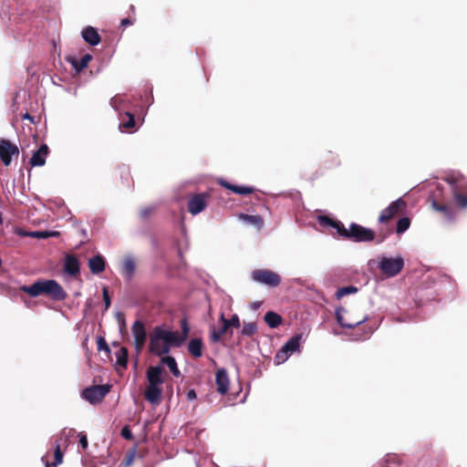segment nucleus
Instances as JSON below:
<instances>
[{
  "instance_id": "obj_45",
  "label": "nucleus",
  "mask_w": 467,
  "mask_h": 467,
  "mask_svg": "<svg viewBox=\"0 0 467 467\" xmlns=\"http://www.w3.org/2000/svg\"><path fill=\"white\" fill-rule=\"evenodd\" d=\"M187 399L189 400H193L196 399V392L193 390V389H190L188 392H187Z\"/></svg>"
},
{
  "instance_id": "obj_12",
  "label": "nucleus",
  "mask_w": 467,
  "mask_h": 467,
  "mask_svg": "<svg viewBox=\"0 0 467 467\" xmlns=\"http://www.w3.org/2000/svg\"><path fill=\"white\" fill-rule=\"evenodd\" d=\"M406 207V202L399 198L396 201L392 202L387 208H385L379 217V223H384L392 218L395 214H397L400 210Z\"/></svg>"
},
{
  "instance_id": "obj_5",
  "label": "nucleus",
  "mask_w": 467,
  "mask_h": 467,
  "mask_svg": "<svg viewBox=\"0 0 467 467\" xmlns=\"http://www.w3.org/2000/svg\"><path fill=\"white\" fill-rule=\"evenodd\" d=\"M252 278L254 282L263 284L271 287H276L281 283V277L278 274L267 270L260 269L252 272Z\"/></svg>"
},
{
  "instance_id": "obj_20",
  "label": "nucleus",
  "mask_w": 467,
  "mask_h": 467,
  "mask_svg": "<svg viewBox=\"0 0 467 467\" xmlns=\"http://www.w3.org/2000/svg\"><path fill=\"white\" fill-rule=\"evenodd\" d=\"M92 59L91 55L86 54L80 59H77L73 57H69L67 58V62L70 63L72 67L75 69L77 73H79L84 68H86L88 65V62Z\"/></svg>"
},
{
  "instance_id": "obj_47",
  "label": "nucleus",
  "mask_w": 467,
  "mask_h": 467,
  "mask_svg": "<svg viewBox=\"0 0 467 467\" xmlns=\"http://www.w3.org/2000/svg\"><path fill=\"white\" fill-rule=\"evenodd\" d=\"M46 233L47 234V238L48 237H55V236L58 235V232H56V231H46Z\"/></svg>"
},
{
  "instance_id": "obj_43",
  "label": "nucleus",
  "mask_w": 467,
  "mask_h": 467,
  "mask_svg": "<svg viewBox=\"0 0 467 467\" xmlns=\"http://www.w3.org/2000/svg\"><path fill=\"white\" fill-rule=\"evenodd\" d=\"M79 443L83 450L87 449L88 447V439L87 436L83 433L79 434Z\"/></svg>"
},
{
  "instance_id": "obj_24",
  "label": "nucleus",
  "mask_w": 467,
  "mask_h": 467,
  "mask_svg": "<svg viewBox=\"0 0 467 467\" xmlns=\"http://www.w3.org/2000/svg\"><path fill=\"white\" fill-rule=\"evenodd\" d=\"M202 341L201 338H192L188 344V351L194 358H201L202 355Z\"/></svg>"
},
{
  "instance_id": "obj_46",
  "label": "nucleus",
  "mask_w": 467,
  "mask_h": 467,
  "mask_svg": "<svg viewBox=\"0 0 467 467\" xmlns=\"http://www.w3.org/2000/svg\"><path fill=\"white\" fill-rule=\"evenodd\" d=\"M121 26H126L133 24V20L130 18H123L120 22Z\"/></svg>"
},
{
  "instance_id": "obj_28",
  "label": "nucleus",
  "mask_w": 467,
  "mask_h": 467,
  "mask_svg": "<svg viewBox=\"0 0 467 467\" xmlns=\"http://www.w3.org/2000/svg\"><path fill=\"white\" fill-rule=\"evenodd\" d=\"M242 218L244 221L250 224H254L258 228H261L264 224V221L260 215H248V214H243Z\"/></svg>"
},
{
  "instance_id": "obj_17",
  "label": "nucleus",
  "mask_w": 467,
  "mask_h": 467,
  "mask_svg": "<svg viewBox=\"0 0 467 467\" xmlns=\"http://www.w3.org/2000/svg\"><path fill=\"white\" fill-rule=\"evenodd\" d=\"M82 38L90 46H98L100 43V36L92 26L85 27L81 32Z\"/></svg>"
},
{
  "instance_id": "obj_40",
  "label": "nucleus",
  "mask_w": 467,
  "mask_h": 467,
  "mask_svg": "<svg viewBox=\"0 0 467 467\" xmlns=\"http://www.w3.org/2000/svg\"><path fill=\"white\" fill-rule=\"evenodd\" d=\"M102 296H103V301L105 304V308L108 309L110 306V297H109V291L106 287L103 288Z\"/></svg>"
},
{
  "instance_id": "obj_2",
  "label": "nucleus",
  "mask_w": 467,
  "mask_h": 467,
  "mask_svg": "<svg viewBox=\"0 0 467 467\" xmlns=\"http://www.w3.org/2000/svg\"><path fill=\"white\" fill-rule=\"evenodd\" d=\"M20 290L28 294L32 297L46 295L55 301H62L67 297L66 291L56 280L53 279H40L33 283L31 285L21 286Z\"/></svg>"
},
{
  "instance_id": "obj_51",
  "label": "nucleus",
  "mask_w": 467,
  "mask_h": 467,
  "mask_svg": "<svg viewBox=\"0 0 467 467\" xmlns=\"http://www.w3.org/2000/svg\"><path fill=\"white\" fill-rule=\"evenodd\" d=\"M132 458H133V455H130L128 460H127V463L130 464L132 461Z\"/></svg>"
},
{
  "instance_id": "obj_14",
  "label": "nucleus",
  "mask_w": 467,
  "mask_h": 467,
  "mask_svg": "<svg viewBox=\"0 0 467 467\" xmlns=\"http://www.w3.org/2000/svg\"><path fill=\"white\" fill-rule=\"evenodd\" d=\"M215 382L217 385V391L223 395L229 389V378L227 371L224 368L218 369L215 376Z\"/></svg>"
},
{
  "instance_id": "obj_29",
  "label": "nucleus",
  "mask_w": 467,
  "mask_h": 467,
  "mask_svg": "<svg viewBox=\"0 0 467 467\" xmlns=\"http://www.w3.org/2000/svg\"><path fill=\"white\" fill-rule=\"evenodd\" d=\"M257 330L256 324L254 322L244 323L242 328V335L245 337H251L255 334Z\"/></svg>"
},
{
  "instance_id": "obj_9",
  "label": "nucleus",
  "mask_w": 467,
  "mask_h": 467,
  "mask_svg": "<svg viewBox=\"0 0 467 467\" xmlns=\"http://www.w3.org/2000/svg\"><path fill=\"white\" fill-rule=\"evenodd\" d=\"M18 154L19 150L16 145L7 140H0V158L5 166L11 163L13 156H18Z\"/></svg>"
},
{
  "instance_id": "obj_23",
  "label": "nucleus",
  "mask_w": 467,
  "mask_h": 467,
  "mask_svg": "<svg viewBox=\"0 0 467 467\" xmlns=\"http://www.w3.org/2000/svg\"><path fill=\"white\" fill-rule=\"evenodd\" d=\"M181 328L182 332L172 330V334L174 335L176 340L179 341L178 344L180 347L186 341L190 332V327L185 318L181 321Z\"/></svg>"
},
{
  "instance_id": "obj_16",
  "label": "nucleus",
  "mask_w": 467,
  "mask_h": 467,
  "mask_svg": "<svg viewBox=\"0 0 467 467\" xmlns=\"http://www.w3.org/2000/svg\"><path fill=\"white\" fill-rule=\"evenodd\" d=\"M48 154V147L46 144L40 146V148L34 152L30 159V164L33 167L43 166L46 163V158Z\"/></svg>"
},
{
  "instance_id": "obj_25",
  "label": "nucleus",
  "mask_w": 467,
  "mask_h": 467,
  "mask_svg": "<svg viewBox=\"0 0 467 467\" xmlns=\"http://www.w3.org/2000/svg\"><path fill=\"white\" fill-rule=\"evenodd\" d=\"M161 363L162 365H166L174 377L179 378L181 376V372L178 368L177 362L173 357H162L161 359Z\"/></svg>"
},
{
  "instance_id": "obj_15",
  "label": "nucleus",
  "mask_w": 467,
  "mask_h": 467,
  "mask_svg": "<svg viewBox=\"0 0 467 467\" xmlns=\"http://www.w3.org/2000/svg\"><path fill=\"white\" fill-rule=\"evenodd\" d=\"M346 312H347V310L343 307H338L336 309L337 321L342 327L354 328V327H358V325L365 323L368 320V317L365 316L362 319H360L358 321L347 322L344 318V314Z\"/></svg>"
},
{
  "instance_id": "obj_22",
  "label": "nucleus",
  "mask_w": 467,
  "mask_h": 467,
  "mask_svg": "<svg viewBox=\"0 0 467 467\" xmlns=\"http://www.w3.org/2000/svg\"><path fill=\"white\" fill-rule=\"evenodd\" d=\"M64 270L68 275L75 276L79 273V264L78 259L73 255H67L64 265Z\"/></svg>"
},
{
  "instance_id": "obj_3",
  "label": "nucleus",
  "mask_w": 467,
  "mask_h": 467,
  "mask_svg": "<svg viewBox=\"0 0 467 467\" xmlns=\"http://www.w3.org/2000/svg\"><path fill=\"white\" fill-rule=\"evenodd\" d=\"M146 378L148 386L144 396L145 399L153 405H158L161 401L162 393L161 385L164 382L162 368L161 366H151L147 369Z\"/></svg>"
},
{
  "instance_id": "obj_1",
  "label": "nucleus",
  "mask_w": 467,
  "mask_h": 467,
  "mask_svg": "<svg viewBox=\"0 0 467 467\" xmlns=\"http://www.w3.org/2000/svg\"><path fill=\"white\" fill-rule=\"evenodd\" d=\"M172 330L165 326L155 327L150 334L149 350L157 357H162L171 351V348H179Z\"/></svg>"
},
{
  "instance_id": "obj_19",
  "label": "nucleus",
  "mask_w": 467,
  "mask_h": 467,
  "mask_svg": "<svg viewBox=\"0 0 467 467\" xmlns=\"http://www.w3.org/2000/svg\"><path fill=\"white\" fill-rule=\"evenodd\" d=\"M105 259L102 255L98 254L88 259V267L94 275H99L105 270Z\"/></svg>"
},
{
  "instance_id": "obj_33",
  "label": "nucleus",
  "mask_w": 467,
  "mask_h": 467,
  "mask_svg": "<svg viewBox=\"0 0 467 467\" xmlns=\"http://www.w3.org/2000/svg\"><path fill=\"white\" fill-rule=\"evenodd\" d=\"M20 234L24 235V236H30V237H35V238H38V239H47V234L46 233V231H35V232H29V233H21Z\"/></svg>"
},
{
  "instance_id": "obj_41",
  "label": "nucleus",
  "mask_w": 467,
  "mask_h": 467,
  "mask_svg": "<svg viewBox=\"0 0 467 467\" xmlns=\"http://www.w3.org/2000/svg\"><path fill=\"white\" fill-rule=\"evenodd\" d=\"M121 436L126 440H131L133 438L132 432L129 427L122 428Z\"/></svg>"
},
{
  "instance_id": "obj_48",
  "label": "nucleus",
  "mask_w": 467,
  "mask_h": 467,
  "mask_svg": "<svg viewBox=\"0 0 467 467\" xmlns=\"http://www.w3.org/2000/svg\"><path fill=\"white\" fill-rule=\"evenodd\" d=\"M219 320L222 322L223 326H225V322H227V318H225L223 313H221Z\"/></svg>"
},
{
  "instance_id": "obj_8",
  "label": "nucleus",
  "mask_w": 467,
  "mask_h": 467,
  "mask_svg": "<svg viewBox=\"0 0 467 467\" xmlns=\"http://www.w3.org/2000/svg\"><path fill=\"white\" fill-rule=\"evenodd\" d=\"M109 391V387L107 385L91 386L82 391V397L91 404H98L103 400Z\"/></svg>"
},
{
  "instance_id": "obj_52",
  "label": "nucleus",
  "mask_w": 467,
  "mask_h": 467,
  "mask_svg": "<svg viewBox=\"0 0 467 467\" xmlns=\"http://www.w3.org/2000/svg\"><path fill=\"white\" fill-rule=\"evenodd\" d=\"M25 119H31L32 120V118L29 116L28 113H26L25 116H24Z\"/></svg>"
},
{
  "instance_id": "obj_6",
  "label": "nucleus",
  "mask_w": 467,
  "mask_h": 467,
  "mask_svg": "<svg viewBox=\"0 0 467 467\" xmlns=\"http://www.w3.org/2000/svg\"><path fill=\"white\" fill-rule=\"evenodd\" d=\"M348 232V239L356 243L371 242L375 238L373 230L355 223L349 225Z\"/></svg>"
},
{
  "instance_id": "obj_39",
  "label": "nucleus",
  "mask_w": 467,
  "mask_h": 467,
  "mask_svg": "<svg viewBox=\"0 0 467 467\" xmlns=\"http://www.w3.org/2000/svg\"><path fill=\"white\" fill-rule=\"evenodd\" d=\"M318 221L322 225H328V226H331L332 228H333L334 224L337 223V221H334V220L328 218L327 216H320L318 218Z\"/></svg>"
},
{
  "instance_id": "obj_27",
  "label": "nucleus",
  "mask_w": 467,
  "mask_h": 467,
  "mask_svg": "<svg viewBox=\"0 0 467 467\" xmlns=\"http://www.w3.org/2000/svg\"><path fill=\"white\" fill-rule=\"evenodd\" d=\"M116 363L118 366L125 368L128 365V350L126 348H120L116 352Z\"/></svg>"
},
{
  "instance_id": "obj_18",
  "label": "nucleus",
  "mask_w": 467,
  "mask_h": 467,
  "mask_svg": "<svg viewBox=\"0 0 467 467\" xmlns=\"http://www.w3.org/2000/svg\"><path fill=\"white\" fill-rule=\"evenodd\" d=\"M136 270V265L133 257L131 255H128L124 258L122 265H121V275L128 280H130Z\"/></svg>"
},
{
  "instance_id": "obj_53",
  "label": "nucleus",
  "mask_w": 467,
  "mask_h": 467,
  "mask_svg": "<svg viewBox=\"0 0 467 467\" xmlns=\"http://www.w3.org/2000/svg\"><path fill=\"white\" fill-rule=\"evenodd\" d=\"M333 334L334 335H339L340 333L337 330L335 329V330H333Z\"/></svg>"
},
{
  "instance_id": "obj_54",
  "label": "nucleus",
  "mask_w": 467,
  "mask_h": 467,
  "mask_svg": "<svg viewBox=\"0 0 467 467\" xmlns=\"http://www.w3.org/2000/svg\"><path fill=\"white\" fill-rule=\"evenodd\" d=\"M3 223V217H2V213H0V224Z\"/></svg>"
},
{
  "instance_id": "obj_55",
  "label": "nucleus",
  "mask_w": 467,
  "mask_h": 467,
  "mask_svg": "<svg viewBox=\"0 0 467 467\" xmlns=\"http://www.w3.org/2000/svg\"><path fill=\"white\" fill-rule=\"evenodd\" d=\"M46 467H51V464L49 462H45Z\"/></svg>"
},
{
  "instance_id": "obj_37",
  "label": "nucleus",
  "mask_w": 467,
  "mask_h": 467,
  "mask_svg": "<svg viewBox=\"0 0 467 467\" xmlns=\"http://www.w3.org/2000/svg\"><path fill=\"white\" fill-rule=\"evenodd\" d=\"M126 116L128 117V120L127 121H124L121 125L123 128L125 129H131L135 126V119H134V116L129 112H126L125 113Z\"/></svg>"
},
{
  "instance_id": "obj_7",
  "label": "nucleus",
  "mask_w": 467,
  "mask_h": 467,
  "mask_svg": "<svg viewBox=\"0 0 467 467\" xmlns=\"http://www.w3.org/2000/svg\"><path fill=\"white\" fill-rule=\"evenodd\" d=\"M301 338V335H295L285 342L275 355L277 364L285 362L294 352L299 349Z\"/></svg>"
},
{
  "instance_id": "obj_21",
  "label": "nucleus",
  "mask_w": 467,
  "mask_h": 467,
  "mask_svg": "<svg viewBox=\"0 0 467 467\" xmlns=\"http://www.w3.org/2000/svg\"><path fill=\"white\" fill-rule=\"evenodd\" d=\"M220 185L223 187L231 190L234 193L241 194V195H246L250 194L254 192L253 187L249 186H239V185H234L229 183L228 182L224 181L223 179H220L219 181Z\"/></svg>"
},
{
  "instance_id": "obj_44",
  "label": "nucleus",
  "mask_w": 467,
  "mask_h": 467,
  "mask_svg": "<svg viewBox=\"0 0 467 467\" xmlns=\"http://www.w3.org/2000/svg\"><path fill=\"white\" fill-rule=\"evenodd\" d=\"M153 211L152 207H145L141 209L140 215L142 218H147Z\"/></svg>"
},
{
  "instance_id": "obj_32",
  "label": "nucleus",
  "mask_w": 467,
  "mask_h": 467,
  "mask_svg": "<svg viewBox=\"0 0 467 467\" xmlns=\"http://www.w3.org/2000/svg\"><path fill=\"white\" fill-rule=\"evenodd\" d=\"M333 228L337 230V234L340 236L348 239V235H349L348 229H347L341 222L337 221V223L334 224Z\"/></svg>"
},
{
  "instance_id": "obj_49",
  "label": "nucleus",
  "mask_w": 467,
  "mask_h": 467,
  "mask_svg": "<svg viewBox=\"0 0 467 467\" xmlns=\"http://www.w3.org/2000/svg\"><path fill=\"white\" fill-rule=\"evenodd\" d=\"M80 234H82L83 237H87L88 236V234H87V230L86 229H81L80 230Z\"/></svg>"
},
{
  "instance_id": "obj_10",
  "label": "nucleus",
  "mask_w": 467,
  "mask_h": 467,
  "mask_svg": "<svg viewBox=\"0 0 467 467\" xmlns=\"http://www.w3.org/2000/svg\"><path fill=\"white\" fill-rule=\"evenodd\" d=\"M241 326V323H240V319H239V317L234 314L232 316L231 318H229L227 320V322H225V326H222L221 328L219 329H214L213 328V330L211 331V340L213 342H218L221 337L228 331V329L230 327H240Z\"/></svg>"
},
{
  "instance_id": "obj_50",
  "label": "nucleus",
  "mask_w": 467,
  "mask_h": 467,
  "mask_svg": "<svg viewBox=\"0 0 467 467\" xmlns=\"http://www.w3.org/2000/svg\"><path fill=\"white\" fill-rule=\"evenodd\" d=\"M259 306H260V303H259V302H256V303H254V304H253V307H254V309L258 308Z\"/></svg>"
},
{
  "instance_id": "obj_42",
  "label": "nucleus",
  "mask_w": 467,
  "mask_h": 467,
  "mask_svg": "<svg viewBox=\"0 0 467 467\" xmlns=\"http://www.w3.org/2000/svg\"><path fill=\"white\" fill-rule=\"evenodd\" d=\"M432 206H433V208H434L436 211L442 212V213H446V214H449V213H449V209H448V207H447V206H445V205H439V204H437L436 202H433V203H432Z\"/></svg>"
},
{
  "instance_id": "obj_26",
  "label": "nucleus",
  "mask_w": 467,
  "mask_h": 467,
  "mask_svg": "<svg viewBox=\"0 0 467 467\" xmlns=\"http://www.w3.org/2000/svg\"><path fill=\"white\" fill-rule=\"evenodd\" d=\"M265 323L271 327V328H275L277 327L281 322H282V317L280 315H278L277 313H275V312H272V311H268L265 315V317H264Z\"/></svg>"
},
{
  "instance_id": "obj_4",
  "label": "nucleus",
  "mask_w": 467,
  "mask_h": 467,
  "mask_svg": "<svg viewBox=\"0 0 467 467\" xmlns=\"http://www.w3.org/2000/svg\"><path fill=\"white\" fill-rule=\"evenodd\" d=\"M377 266L384 275L391 278L398 275L403 269L404 258L400 254L394 257L381 255L378 258Z\"/></svg>"
},
{
  "instance_id": "obj_30",
  "label": "nucleus",
  "mask_w": 467,
  "mask_h": 467,
  "mask_svg": "<svg viewBox=\"0 0 467 467\" xmlns=\"http://www.w3.org/2000/svg\"><path fill=\"white\" fill-rule=\"evenodd\" d=\"M358 291V288L353 285L343 286L337 289L336 296L337 298H341L347 295L355 294Z\"/></svg>"
},
{
  "instance_id": "obj_36",
  "label": "nucleus",
  "mask_w": 467,
  "mask_h": 467,
  "mask_svg": "<svg viewBox=\"0 0 467 467\" xmlns=\"http://www.w3.org/2000/svg\"><path fill=\"white\" fill-rule=\"evenodd\" d=\"M54 458H55V461H54V465H57V464H60L63 461V454L61 452V450H60V445L57 444L56 446V450L54 451Z\"/></svg>"
},
{
  "instance_id": "obj_11",
  "label": "nucleus",
  "mask_w": 467,
  "mask_h": 467,
  "mask_svg": "<svg viewBox=\"0 0 467 467\" xmlns=\"http://www.w3.org/2000/svg\"><path fill=\"white\" fill-rule=\"evenodd\" d=\"M207 197L208 195L206 193H199L192 196L188 202L189 212L192 215H197L202 212L207 206Z\"/></svg>"
},
{
  "instance_id": "obj_13",
  "label": "nucleus",
  "mask_w": 467,
  "mask_h": 467,
  "mask_svg": "<svg viewBox=\"0 0 467 467\" xmlns=\"http://www.w3.org/2000/svg\"><path fill=\"white\" fill-rule=\"evenodd\" d=\"M131 330L134 337L135 348L140 351L143 348L147 338L145 327L142 322L137 320L133 323Z\"/></svg>"
},
{
  "instance_id": "obj_38",
  "label": "nucleus",
  "mask_w": 467,
  "mask_h": 467,
  "mask_svg": "<svg viewBox=\"0 0 467 467\" xmlns=\"http://www.w3.org/2000/svg\"><path fill=\"white\" fill-rule=\"evenodd\" d=\"M97 344H98V349L99 350H104V351H106L108 353L110 352V349H109V346H108V344H107V342H106L104 337H99L98 340H97Z\"/></svg>"
},
{
  "instance_id": "obj_31",
  "label": "nucleus",
  "mask_w": 467,
  "mask_h": 467,
  "mask_svg": "<svg viewBox=\"0 0 467 467\" xmlns=\"http://www.w3.org/2000/svg\"><path fill=\"white\" fill-rule=\"evenodd\" d=\"M410 220L407 217H402V218L399 219V221L397 223V233L402 234L405 231H407L410 227Z\"/></svg>"
},
{
  "instance_id": "obj_34",
  "label": "nucleus",
  "mask_w": 467,
  "mask_h": 467,
  "mask_svg": "<svg viewBox=\"0 0 467 467\" xmlns=\"http://www.w3.org/2000/svg\"><path fill=\"white\" fill-rule=\"evenodd\" d=\"M124 102V99L122 96H115L113 97L111 99H110V105L111 107L116 109V110H119L120 109V105Z\"/></svg>"
},
{
  "instance_id": "obj_35",
  "label": "nucleus",
  "mask_w": 467,
  "mask_h": 467,
  "mask_svg": "<svg viewBox=\"0 0 467 467\" xmlns=\"http://www.w3.org/2000/svg\"><path fill=\"white\" fill-rule=\"evenodd\" d=\"M454 199L461 208L467 207V196L464 194L454 193Z\"/></svg>"
}]
</instances>
